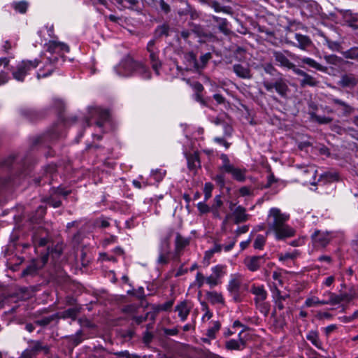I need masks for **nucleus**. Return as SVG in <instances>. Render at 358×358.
<instances>
[{
	"instance_id": "bb28decb",
	"label": "nucleus",
	"mask_w": 358,
	"mask_h": 358,
	"mask_svg": "<svg viewBox=\"0 0 358 358\" xmlns=\"http://www.w3.org/2000/svg\"><path fill=\"white\" fill-rule=\"evenodd\" d=\"M306 339L319 350H322V342L320 339L319 333L316 330L309 331L306 335Z\"/></svg>"
},
{
	"instance_id": "680f3d73",
	"label": "nucleus",
	"mask_w": 358,
	"mask_h": 358,
	"mask_svg": "<svg viewBox=\"0 0 358 358\" xmlns=\"http://www.w3.org/2000/svg\"><path fill=\"white\" fill-rule=\"evenodd\" d=\"M114 355L124 358H141L137 354H131L128 350L120 351L113 353Z\"/></svg>"
},
{
	"instance_id": "aec40b11",
	"label": "nucleus",
	"mask_w": 358,
	"mask_h": 358,
	"mask_svg": "<svg viewBox=\"0 0 358 358\" xmlns=\"http://www.w3.org/2000/svg\"><path fill=\"white\" fill-rule=\"evenodd\" d=\"M232 215L234 222L236 224L246 222L250 217V215L246 213V209L241 206H238L234 208Z\"/></svg>"
},
{
	"instance_id": "052dcab7",
	"label": "nucleus",
	"mask_w": 358,
	"mask_h": 358,
	"mask_svg": "<svg viewBox=\"0 0 358 358\" xmlns=\"http://www.w3.org/2000/svg\"><path fill=\"white\" fill-rule=\"evenodd\" d=\"M223 202L221 199L220 195H217L214 198V203L212 206V210L214 211L215 215H218V209L222 206Z\"/></svg>"
},
{
	"instance_id": "a211bd4d",
	"label": "nucleus",
	"mask_w": 358,
	"mask_h": 358,
	"mask_svg": "<svg viewBox=\"0 0 358 358\" xmlns=\"http://www.w3.org/2000/svg\"><path fill=\"white\" fill-rule=\"evenodd\" d=\"M159 252L157 263L159 264H166L169 262L170 254V245L167 239H164L161 242Z\"/></svg>"
},
{
	"instance_id": "a18cd8bd",
	"label": "nucleus",
	"mask_w": 358,
	"mask_h": 358,
	"mask_svg": "<svg viewBox=\"0 0 358 358\" xmlns=\"http://www.w3.org/2000/svg\"><path fill=\"white\" fill-rule=\"evenodd\" d=\"M12 7L20 13L24 14L28 8V3L25 1H15L12 3Z\"/></svg>"
},
{
	"instance_id": "3c124183",
	"label": "nucleus",
	"mask_w": 358,
	"mask_h": 358,
	"mask_svg": "<svg viewBox=\"0 0 358 358\" xmlns=\"http://www.w3.org/2000/svg\"><path fill=\"white\" fill-rule=\"evenodd\" d=\"M317 305H325L324 300H320L317 297H310L306 299L304 303L306 307H313Z\"/></svg>"
},
{
	"instance_id": "f8f14e48",
	"label": "nucleus",
	"mask_w": 358,
	"mask_h": 358,
	"mask_svg": "<svg viewBox=\"0 0 358 358\" xmlns=\"http://www.w3.org/2000/svg\"><path fill=\"white\" fill-rule=\"evenodd\" d=\"M191 241V237H185L182 236L180 233L176 234L175 238V257L176 258H180V257L182 255L184 250L186 247H187Z\"/></svg>"
},
{
	"instance_id": "e2e57ef3",
	"label": "nucleus",
	"mask_w": 358,
	"mask_h": 358,
	"mask_svg": "<svg viewBox=\"0 0 358 358\" xmlns=\"http://www.w3.org/2000/svg\"><path fill=\"white\" fill-rule=\"evenodd\" d=\"M122 6L128 8H134L138 3V0H117Z\"/></svg>"
},
{
	"instance_id": "393cba45",
	"label": "nucleus",
	"mask_w": 358,
	"mask_h": 358,
	"mask_svg": "<svg viewBox=\"0 0 358 358\" xmlns=\"http://www.w3.org/2000/svg\"><path fill=\"white\" fill-rule=\"evenodd\" d=\"M207 300L212 304H224V299L222 294L215 291H208L206 293Z\"/></svg>"
},
{
	"instance_id": "338daca9",
	"label": "nucleus",
	"mask_w": 358,
	"mask_h": 358,
	"mask_svg": "<svg viewBox=\"0 0 358 358\" xmlns=\"http://www.w3.org/2000/svg\"><path fill=\"white\" fill-rule=\"evenodd\" d=\"M219 279L214 276L213 274L206 278V283L208 284L210 288L217 286L219 284Z\"/></svg>"
},
{
	"instance_id": "a878e982",
	"label": "nucleus",
	"mask_w": 358,
	"mask_h": 358,
	"mask_svg": "<svg viewBox=\"0 0 358 358\" xmlns=\"http://www.w3.org/2000/svg\"><path fill=\"white\" fill-rule=\"evenodd\" d=\"M59 136V131L53 128L51 130L48 131L46 134H43L42 136H38L36 138L34 141V144L37 145L38 143H45L46 141H53L57 138Z\"/></svg>"
},
{
	"instance_id": "423d86ee",
	"label": "nucleus",
	"mask_w": 358,
	"mask_h": 358,
	"mask_svg": "<svg viewBox=\"0 0 358 358\" xmlns=\"http://www.w3.org/2000/svg\"><path fill=\"white\" fill-rule=\"evenodd\" d=\"M147 51L149 53V59L152 68L157 75H159V70L162 68V62L159 59V50L155 46L154 40H150L147 44Z\"/></svg>"
},
{
	"instance_id": "0e129e2a",
	"label": "nucleus",
	"mask_w": 358,
	"mask_h": 358,
	"mask_svg": "<svg viewBox=\"0 0 358 358\" xmlns=\"http://www.w3.org/2000/svg\"><path fill=\"white\" fill-rule=\"evenodd\" d=\"M324 58L328 64L332 65H337L341 60V59L335 55H325Z\"/></svg>"
},
{
	"instance_id": "e433bc0d",
	"label": "nucleus",
	"mask_w": 358,
	"mask_h": 358,
	"mask_svg": "<svg viewBox=\"0 0 358 358\" xmlns=\"http://www.w3.org/2000/svg\"><path fill=\"white\" fill-rule=\"evenodd\" d=\"M43 201L53 208H58L62 205V201L59 196L55 194L52 189L50 192V195L48 197L45 198Z\"/></svg>"
},
{
	"instance_id": "864d4df0",
	"label": "nucleus",
	"mask_w": 358,
	"mask_h": 358,
	"mask_svg": "<svg viewBox=\"0 0 358 358\" xmlns=\"http://www.w3.org/2000/svg\"><path fill=\"white\" fill-rule=\"evenodd\" d=\"M154 3L158 5L159 9L164 14H168L171 11V6L164 0H154Z\"/></svg>"
},
{
	"instance_id": "f3484780",
	"label": "nucleus",
	"mask_w": 358,
	"mask_h": 358,
	"mask_svg": "<svg viewBox=\"0 0 358 358\" xmlns=\"http://www.w3.org/2000/svg\"><path fill=\"white\" fill-rule=\"evenodd\" d=\"M245 331L243 329L238 334V339H230L225 343V348L228 350H242L246 346V341L242 338L241 335Z\"/></svg>"
},
{
	"instance_id": "1a4fd4ad",
	"label": "nucleus",
	"mask_w": 358,
	"mask_h": 358,
	"mask_svg": "<svg viewBox=\"0 0 358 358\" xmlns=\"http://www.w3.org/2000/svg\"><path fill=\"white\" fill-rule=\"evenodd\" d=\"M268 259L266 254L263 255L247 256L243 259V264L251 272L258 271Z\"/></svg>"
},
{
	"instance_id": "39448f33",
	"label": "nucleus",
	"mask_w": 358,
	"mask_h": 358,
	"mask_svg": "<svg viewBox=\"0 0 358 358\" xmlns=\"http://www.w3.org/2000/svg\"><path fill=\"white\" fill-rule=\"evenodd\" d=\"M262 85L267 92H273L275 90L282 98H286L289 91L287 80L282 75L273 81L264 80Z\"/></svg>"
},
{
	"instance_id": "4468645a",
	"label": "nucleus",
	"mask_w": 358,
	"mask_h": 358,
	"mask_svg": "<svg viewBox=\"0 0 358 358\" xmlns=\"http://www.w3.org/2000/svg\"><path fill=\"white\" fill-rule=\"evenodd\" d=\"M49 240L48 231L43 228L38 229L32 236V242L35 248L45 246Z\"/></svg>"
},
{
	"instance_id": "4c0bfd02",
	"label": "nucleus",
	"mask_w": 358,
	"mask_h": 358,
	"mask_svg": "<svg viewBox=\"0 0 358 358\" xmlns=\"http://www.w3.org/2000/svg\"><path fill=\"white\" fill-rule=\"evenodd\" d=\"M300 255V252L298 250H294L292 252L281 253L278 256L279 261L285 262L288 260H294Z\"/></svg>"
},
{
	"instance_id": "c756f323",
	"label": "nucleus",
	"mask_w": 358,
	"mask_h": 358,
	"mask_svg": "<svg viewBox=\"0 0 358 358\" xmlns=\"http://www.w3.org/2000/svg\"><path fill=\"white\" fill-rule=\"evenodd\" d=\"M80 307L74 306L73 308H70L61 313H59V317L62 319L71 318L75 320L80 311Z\"/></svg>"
},
{
	"instance_id": "f704fd0d",
	"label": "nucleus",
	"mask_w": 358,
	"mask_h": 358,
	"mask_svg": "<svg viewBox=\"0 0 358 358\" xmlns=\"http://www.w3.org/2000/svg\"><path fill=\"white\" fill-rule=\"evenodd\" d=\"M21 115L29 121H35L40 117V114L31 108H22L20 110Z\"/></svg>"
},
{
	"instance_id": "473e14b6",
	"label": "nucleus",
	"mask_w": 358,
	"mask_h": 358,
	"mask_svg": "<svg viewBox=\"0 0 358 358\" xmlns=\"http://www.w3.org/2000/svg\"><path fill=\"white\" fill-rule=\"evenodd\" d=\"M323 295L329 296V299L327 300H324L325 305L335 306L342 302L340 294H336L334 292L328 291L324 292Z\"/></svg>"
},
{
	"instance_id": "5fc2aeb1",
	"label": "nucleus",
	"mask_w": 358,
	"mask_h": 358,
	"mask_svg": "<svg viewBox=\"0 0 358 358\" xmlns=\"http://www.w3.org/2000/svg\"><path fill=\"white\" fill-rule=\"evenodd\" d=\"M340 294L342 302H350L357 297L356 292L353 289H350L348 292L341 293Z\"/></svg>"
},
{
	"instance_id": "13d9d810",
	"label": "nucleus",
	"mask_w": 358,
	"mask_h": 358,
	"mask_svg": "<svg viewBox=\"0 0 358 358\" xmlns=\"http://www.w3.org/2000/svg\"><path fill=\"white\" fill-rule=\"evenodd\" d=\"M260 312L265 316H266L270 310V305L268 303L265 302L264 301H262L258 303H256Z\"/></svg>"
},
{
	"instance_id": "9b49d317",
	"label": "nucleus",
	"mask_w": 358,
	"mask_h": 358,
	"mask_svg": "<svg viewBox=\"0 0 358 358\" xmlns=\"http://www.w3.org/2000/svg\"><path fill=\"white\" fill-rule=\"evenodd\" d=\"M28 348H27L35 357L40 352H43L45 355H48L50 352V347L44 344L43 341L39 340H29L27 341Z\"/></svg>"
},
{
	"instance_id": "603ef678",
	"label": "nucleus",
	"mask_w": 358,
	"mask_h": 358,
	"mask_svg": "<svg viewBox=\"0 0 358 358\" xmlns=\"http://www.w3.org/2000/svg\"><path fill=\"white\" fill-rule=\"evenodd\" d=\"M266 243V238L262 234H258L253 243V247L255 249L262 250Z\"/></svg>"
},
{
	"instance_id": "9d476101",
	"label": "nucleus",
	"mask_w": 358,
	"mask_h": 358,
	"mask_svg": "<svg viewBox=\"0 0 358 358\" xmlns=\"http://www.w3.org/2000/svg\"><path fill=\"white\" fill-rule=\"evenodd\" d=\"M241 283V275L239 274H234L231 275L227 285V290L232 296L234 301L236 302H240L241 301L239 293Z\"/></svg>"
},
{
	"instance_id": "37998d69",
	"label": "nucleus",
	"mask_w": 358,
	"mask_h": 358,
	"mask_svg": "<svg viewBox=\"0 0 358 358\" xmlns=\"http://www.w3.org/2000/svg\"><path fill=\"white\" fill-rule=\"evenodd\" d=\"M169 30L170 27L168 24H163L162 25L158 26L155 31V34L157 37H162V36H167L169 34Z\"/></svg>"
},
{
	"instance_id": "6e6552de",
	"label": "nucleus",
	"mask_w": 358,
	"mask_h": 358,
	"mask_svg": "<svg viewBox=\"0 0 358 358\" xmlns=\"http://www.w3.org/2000/svg\"><path fill=\"white\" fill-rule=\"evenodd\" d=\"M48 261V254H43L39 258L34 259L22 272V275H34Z\"/></svg>"
},
{
	"instance_id": "20e7f679",
	"label": "nucleus",
	"mask_w": 358,
	"mask_h": 358,
	"mask_svg": "<svg viewBox=\"0 0 358 358\" xmlns=\"http://www.w3.org/2000/svg\"><path fill=\"white\" fill-rule=\"evenodd\" d=\"M40 63L38 59L19 62L15 66L10 69L13 78L18 82H23L29 72L36 69Z\"/></svg>"
},
{
	"instance_id": "cd10ccee",
	"label": "nucleus",
	"mask_w": 358,
	"mask_h": 358,
	"mask_svg": "<svg viewBox=\"0 0 358 358\" xmlns=\"http://www.w3.org/2000/svg\"><path fill=\"white\" fill-rule=\"evenodd\" d=\"M187 166L189 170L194 171L201 166L199 155L198 152H194L187 155Z\"/></svg>"
},
{
	"instance_id": "b1692460",
	"label": "nucleus",
	"mask_w": 358,
	"mask_h": 358,
	"mask_svg": "<svg viewBox=\"0 0 358 358\" xmlns=\"http://www.w3.org/2000/svg\"><path fill=\"white\" fill-rule=\"evenodd\" d=\"M233 70L236 75L241 78L250 79L252 78L250 69L248 66L236 64L233 66Z\"/></svg>"
},
{
	"instance_id": "f257e3e1",
	"label": "nucleus",
	"mask_w": 358,
	"mask_h": 358,
	"mask_svg": "<svg viewBox=\"0 0 358 358\" xmlns=\"http://www.w3.org/2000/svg\"><path fill=\"white\" fill-rule=\"evenodd\" d=\"M45 48L48 55L40 56L39 61L43 64V67L37 73L38 79L51 75L58 65L64 62V53L70 51L66 43L57 40H50L45 44Z\"/></svg>"
},
{
	"instance_id": "6ab92c4d",
	"label": "nucleus",
	"mask_w": 358,
	"mask_h": 358,
	"mask_svg": "<svg viewBox=\"0 0 358 358\" xmlns=\"http://www.w3.org/2000/svg\"><path fill=\"white\" fill-rule=\"evenodd\" d=\"M294 38L296 40L297 43H295L294 42H287V43L293 46L297 47L298 48L302 50H306L312 44L310 38L306 35L296 33L294 34Z\"/></svg>"
},
{
	"instance_id": "58836bf2",
	"label": "nucleus",
	"mask_w": 358,
	"mask_h": 358,
	"mask_svg": "<svg viewBox=\"0 0 358 358\" xmlns=\"http://www.w3.org/2000/svg\"><path fill=\"white\" fill-rule=\"evenodd\" d=\"M213 326L209 327L206 331V336L211 339L216 338V334L221 328V324L219 321H213Z\"/></svg>"
},
{
	"instance_id": "a19ab883",
	"label": "nucleus",
	"mask_w": 358,
	"mask_h": 358,
	"mask_svg": "<svg viewBox=\"0 0 358 358\" xmlns=\"http://www.w3.org/2000/svg\"><path fill=\"white\" fill-rule=\"evenodd\" d=\"M213 19L215 22H216L218 24V28L221 32H222L224 34L228 33L229 29H228V22H227V19L221 18L217 16H213Z\"/></svg>"
},
{
	"instance_id": "72a5a7b5",
	"label": "nucleus",
	"mask_w": 358,
	"mask_h": 358,
	"mask_svg": "<svg viewBox=\"0 0 358 358\" xmlns=\"http://www.w3.org/2000/svg\"><path fill=\"white\" fill-rule=\"evenodd\" d=\"M319 81L313 76L306 73L305 76L300 80V86L305 87L306 86L316 87L319 84Z\"/></svg>"
},
{
	"instance_id": "8fccbe9b",
	"label": "nucleus",
	"mask_w": 358,
	"mask_h": 358,
	"mask_svg": "<svg viewBox=\"0 0 358 358\" xmlns=\"http://www.w3.org/2000/svg\"><path fill=\"white\" fill-rule=\"evenodd\" d=\"M343 55L346 59H358V47H352L343 52Z\"/></svg>"
},
{
	"instance_id": "7ed1b4c3",
	"label": "nucleus",
	"mask_w": 358,
	"mask_h": 358,
	"mask_svg": "<svg viewBox=\"0 0 358 358\" xmlns=\"http://www.w3.org/2000/svg\"><path fill=\"white\" fill-rule=\"evenodd\" d=\"M119 76L129 77L139 75L143 79H150L151 73L149 69L143 64L136 61L130 55L125 56L120 62L114 67Z\"/></svg>"
},
{
	"instance_id": "09e8293b",
	"label": "nucleus",
	"mask_w": 358,
	"mask_h": 358,
	"mask_svg": "<svg viewBox=\"0 0 358 358\" xmlns=\"http://www.w3.org/2000/svg\"><path fill=\"white\" fill-rule=\"evenodd\" d=\"M173 303V300H169L163 304L154 305L152 308L155 312L167 311L172 308Z\"/></svg>"
},
{
	"instance_id": "69168bd1",
	"label": "nucleus",
	"mask_w": 358,
	"mask_h": 358,
	"mask_svg": "<svg viewBox=\"0 0 358 358\" xmlns=\"http://www.w3.org/2000/svg\"><path fill=\"white\" fill-rule=\"evenodd\" d=\"M165 174H166V171H162L160 169H157L155 171H152V176L157 182L162 180Z\"/></svg>"
},
{
	"instance_id": "5701e85b",
	"label": "nucleus",
	"mask_w": 358,
	"mask_h": 358,
	"mask_svg": "<svg viewBox=\"0 0 358 358\" xmlns=\"http://www.w3.org/2000/svg\"><path fill=\"white\" fill-rule=\"evenodd\" d=\"M190 310L191 307L188 305L186 301H181L175 307V311L178 313V317L182 322L187 320Z\"/></svg>"
},
{
	"instance_id": "bf43d9fd",
	"label": "nucleus",
	"mask_w": 358,
	"mask_h": 358,
	"mask_svg": "<svg viewBox=\"0 0 358 358\" xmlns=\"http://www.w3.org/2000/svg\"><path fill=\"white\" fill-rule=\"evenodd\" d=\"M263 69L266 73L269 74L271 76H274L275 73H278L279 76L281 75L277 69L273 66V65L271 63H266L264 64Z\"/></svg>"
},
{
	"instance_id": "2f4dec72",
	"label": "nucleus",
	"mask_w": 358,
	"mask_h": 358,
	"mask_svg": "<svg viewBox=\"0 0 358 358\" xmlns=\"http://www.w3.org/2000/svg\"><path fill=\"white\" fill-rule=\"evenodd\" d=\"M246 169H239L234 166L227 173L231 174L233 178L238 182H243L245 180Z\"/></svg>"
},
{
	"instance_id": "0eeeda50",
	"label": "nucleus",
	"mask_w": 358,
	"mask_h": 358,
	"mask_svg": "<svg viewBox=\"0 0 358 358\" xmlns=\"http://www.w3.org/2000/svg\"><path fill=\"white\" fill-rule=\"evenodd\" d=\"M271 53L276 64L281 68H285L287 69H289L290 66L292 64V62H290L288 57L294 60H296V58H299L298 55L289 52V50H285L284 52L273 50Z\"/></svg>"
},
{
	"instance_id": "774afa93",
	"label": "nucleus",
	"mask_w": 358,
	"mask_h": 358,
	"mask_svg": "<svg viewBox=\"0 0 358 358\" xmlns=\"http://www.w3.org/2000/svg\"><path fill=\"white\" fill-rule=\"evenodd\" d=\"M96 225L101 228H107L110 226V222L107 218L104 217H99L95 222Z\"/></svg>"
},
{
	"instance_id": "de8ad7c7",
	"label": "nucleus",
	"mask_w": 358,
	"mask_h": 358,
	"mask_svg": "<svg viewBox=\"0 0 358 358\" xmlns=\"http://www.w3.org/2000/svg\"><path fill=\"white\" fill-rule=\"evenodd\" d=\"M297 167L301 170V173L303 174H310L312 178L315 180L317 175V170L315 169V167L312 165L309 166H297Z\"/></svg>"
},
{
	"instance_id": "c9c22d12",
	"label": "nucleus",
	"mask_w": 358,
	"mask_h": 358,
	"mask_svg": "<svg viewBox=\"0 0 358 358\" xmlns=\"http://www.w3.org/2000/svg\"><path fill=\"white\" fill-rule=\"evenodd\" d=\"M220 157L222 160V165L219 167V169L227 173L234 166L231 164L227 155L222 153L220 155Z\"/></svg>"
},
{
	"instance_id": "2eb2a0df",
	"label": "nucleus",
	"mask_w": 358,
	"mask_h": 358,
	"mask_svg": "<svg viewBox=\"0 0 358 358\" xmlns=\"http://www.w3.org/2000/svg\"><path fill=\"white\" fill-rule=\"evenodd\" d=\"M90 113L92 117L97 118L96 124L99 127H103L104 122L106 121L109 117L108 110L100 107L91 108Z\"/></svg>"
},
{
	"instance_id": "49530a36",
	"label": "nucleus",
	"mask_w": 358,
	"mask_h": 358,
	"mask_svg": "<svg viewBox=\"0 0 358 358\" xmlns=\"http://www.w3.org/2000/svg\"><path fill=\"white\" fill-rule=\"evenodd\" d=\"M338 179L336 173L325 172L320 175L319 180H323L324 182H331Z\"/></svg>"
},
{
	"instance_id": "f03ea898",
	"label": "nucleus",
	"mask_w": 358,
	"mask_h": 358,
	"mask_svg": "<svg viewBox=\"0 0 358 358\" xmlns=\"http://www.w3.org/2000/svg\"><path fill=\"white\" fill-rule=\"evenodd\" d=\"M289 219V215L282 213L278 208H272L269 210L267 224L269 231L275 234L277 240L292 237L294 235V229L287 224Z\"/></svg>"
},
{
	"instance_id": "dca6fc26",
	"label": "nucleus",
	"mask_w": 358,
	"mask_h": 358,
	"mask_svg": "<svg viewBox=\"0 0 358 358\" xmlns=\"http://www.w3.org/2000/svg\"><path fill=\"white\" fill-rule=\"evenodd\" d=\"M328 100L330 103L337 106L336 109L341 110L343 115L348 116L353 112V108L348 103L340 99L334 97V96H330L328 98Z\"/></svg>"
},
{
	"instance_id": "7c9ffc66",
	"label": "nucleus",
	"mask_w": 358,
	"mask_h": 358,
	"mask_svg": "<svg viewBox=\"0 0 358 358\" xmlns=\"http://www.w3.org/2000/svg\"><path fill=\"white\" fill-rule=\"evenodd\" d=\"M343 15L345 22L348 27H350L354 29H358V25L356 24L357 21V15L352 14L350 10L344 11Z\"/></svg>"
},
{
	"instance_id": "6e6d98bb",
	"label": "nucleus",
	"mask_w": 358,
	"mask_h": 358,
	"mask_svg": "<svg viewBox=\"0 0 358 358\" xmlns=\"http://www.w3.org/2000/svg\"><path fill=\"white\" fill-rule=\"evenodd\" d=\"M201 310L205 312V314L203 315L201 320L205 322V320H209L213 317V313L210 310L207 303L204 301L201 302Z\"/></svg>"
},
{
	"instance_id": "79ce46f5",
	"label": "nucleus",
	"mask_w": 358,
	"mask_h": 358,
	"mask_svg": "<svg viewBox=\"0 0 358 358\" xmlns=\"http://www.w3.org/2000/svg\"><path fill=\"white\" fill-rule=\"evenodd\" d=\"M310 115L311 119L313 121H315L319 124H329V123L331 122L333 120V119L331 117H327L324 115H323V116L318 115L315 113H310Z\"/></svg>"
},
{
	"instance_id": "ddd939ff",
	"label": "nucleus",
	"mask_w": 358,
	"mask_h": 358,
	"mask_svg": "<svg viewBox=\"0 0 358 358\" xmlns=\"http://www.w3.org/2000/svg\"><path fill=\"white\" fill-rule=\"evenodd\" d=\"M311 238L314 244L325 247L327 246L332 238L331 234L329 231H323L321 230H316L312 235Z\"/></svg>"
},
{
	"instance_id": "4be33fe9",
	"label": "nucleus",
	"mask_w": 358,
	"mask_h": 358,
	"mask_svg": "<svg viewBox=\"0 0 358 358\" xmlns=\"http://www.w3.org/2000/svg\"><path fill=\"white\" fill-rule=\"evenodd\" d=\"M250 292L255 295V302L258 303L262 301H265L267 297V292L264 289V285H257L253 284L250 288Z\"/></svg>"
},
{
	"instance_id": "4d7b16f0",
	"label": "nucleus",
	"mask_w": 358,
	"mask_h": 358,
	"mask_svg": "<svg viewBox=\"0 0 358 358\" xmlns=\"http://www.w3.org/2000/svg\"><path fill=\"white\" fill-rule=\"evenodd\" d=\"M106 354V350L101 347L96 348L92 355L88 356V358H104Z\"/></svg>"
},
{
	"instance_id": "c85d7f7f",
	"label": "nucleus",
	"mask_w": 358,
	"mask_h": 358,
	"mask_svg": "<svg viewBox=\"0 0 358 358\" xmlns=\"http://www.w3.org/2000/svg\"><path fill=\"white\" fill-rule=\"evenodd\" d=\"M296 60H300L303 64H307L311 68H313L317 71L324 72L327 70V68L317 62L315 59L310 57H300L296 58Z\"/></svg>"
},
{
	"instance_id": "ea45409f",
	"label": "nucleus",
	"mask_w": 358,
	"mask_h": 358,
	"mask_svg": "<svg viewBox=\"0 0 358 358\" xmlns=\"http://www.w3.org/2000/svg\"><path fill=\"white\" fill-rule=\"evenodd\" d=\"M212 58V54L210 52H207L200 57V62H196L195 69L196 71H200L204 69L209 62V60Z\"/></svg>"
},
{
	"instance_id": "412c9836",
	"label": "nucleus",
	"mask_w": 358,
	"mask_h": 358,
	"mask_svg": "<svg viewBox=\"0 0 358 358\" xmlns=\"http://www.w3.org/2000/svg\"><path fill=\"white\" fill-rule=\"evenodd\" d=\"M338 84L342 87L353 88L358 84V78L352 73L344 74L341 76Z\"/></svg>"
},
{
	"instance_id": "c03bdc74",
	"label": "nucleus",
	"mask_w": 358,
	"mask_h": 358,
	"mask_svg": "<svg viewBox=\"0 0 358 358\" xmlns=\"http://www.w3.org/2000/svg\"><path fill=\"white\" fill-rule=\"evenodd\" d=\"M58 317H59V313H55V314H53L48 317H43L41 320H36L35 324L38 326L45 327V326L48 325L49 324H50V322H52L53 320L58 318Z\"/></svg>"
}]
</instances>
